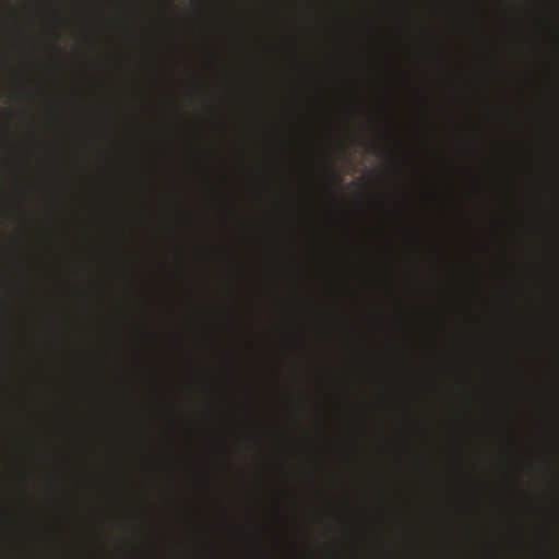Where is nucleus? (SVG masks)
Returning <instances> with one entry per match:
<instances>
[{
	"mask_svg": "<svg viewBox=\"0 0 559 559\" xmlns=\"http://www.w3.org/2000/svg\"><path fill=\"white\" fill-rule=\"evenodd\" d=\"M539 456H514V459H538ZM542 459H559V456H540Z\"/></svg>",
	"mask_w": 559,
	"mask_h": 559,
	"instance_id": "1",
	"label": "nucleus"
}]
</instances>
